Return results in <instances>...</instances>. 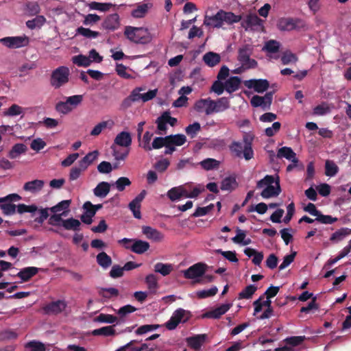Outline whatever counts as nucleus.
Wrapping results in <instances>:
<instances>
[{
    "mask_svg": "<svg viewBox=\"0 0 351 351\" xmlns=\"http://www.w3.org/2000/svg\"><path fill=\"white\" fill-rule=\"evenodd\" d=\"M241 15H237L232 12L219 10L212 16L205 14L203 25L208 28H224V25H232L240 22Z\"/></svg>",
    "mask_w": 351,
    "mask_h": 351,
    "instance_id": "obj_1",
    "label": "nucleus"
},
{
    "mask_svg": "<svg viewBox=\"0 0 351 351\" xmlns=\"http://www.w3.org/2000/svg\"><path fill=\"white\" fill-rule=\"evenodd\" d=\"M253 138L245 135L243 137L244 146L240 142L233 141L230 145V150L237 157L243 156L246 160H250L254 157V151L252 147Z\"/></svg>",
    "mask_w": 351,
    "mask_h": 351,
    "instance_id": "obj_2",
    "label": "nucleus"
},
{
    "mask_svg": "<svg viewBox=\"0 0 351 351\" xmlns=\"http://www.w3.org/2000/svg\"><path fill=\"white\" fill-rule=\"evenodd\" d=\"M124 34L130 41L136 44H147L152 40V35L143 27L127 26Z\"/></svg>",
    "mask_w": 351,
    "mask_h": 351,
    "instance_id": "obj_3",
    "label": "nucleus"
},
{
    "mask_svg": "<svg viewBox=\"0 0 351 351\" xmlns=\"http://www.w3.org/2000/svg\"><path fill=\"white\" fill-rule=\"evenodd\" d=\"M132 136L130 132H121L119 133L114 140V145H112L111 148L113 150L112 155L114 156L115 160H124L129 154V149H128L125 152L123 153H119L118 151L115 149L114 145L129 147L132 144Z\"/></svg>",
    "mask_w": 351,
    "mask_h": 351,
    "instance_id": "obj_4",
    "label": "nucleus"
},
{
    "mask_svg": "<svg viewBox=\"0 0 351 351\" xmlns=\"http://www.w3.org/2000/svg\"><path fill=\"white\" fill-rule=\"evenodd\" d=\"M70 71L67 66H60L54 69L50 77V84L55 89L60 88L69 82Z\"/></svg>",
    "mask_w": 351,
    "mask_h": 351,
    "instance_id": "obj_5",
    "label": "nucleus"
},
{
    "mask_svg": "<svg viewBox=\"0 0 351 351\" xmlns=\"http://www.w3.org/2000/svg\"><path fill=\"white\" fill-rule=\"evenodd\" d=\"M241 26L247 32H261L263 29V21L256 14H248L241 17Z\"/></svg>",
    "mask_w": 351,
    "mask_h": 351,
    "instance_id": "obj_6",
    "label": "nucleus"
},
{
    "mask_svg": "<svg viewBox=\"0 0 351 351\" xmlns=\"http://www.w3.org/2000/svg\"><path fill=\"white\" fill-rule=\"evenodd\" d=\"M277 27L280 31H291L305 29L306 25L303 20L300 19L283 17L278 21Z\"/></svg>",
    "mask_w": 351,
    "mask_h": 351,
    "instance_id": "obj_7",
    "label": "nucleus"
},
{
    "mask_svg": "<svg viewBox=\"0 0 351 351\" xmlns=\"http://www.w3.org/2000/svg\"><path fill=\"white\" fill-rule=\"evenodd\" d=\"M252 51L247 45H245L239 49L238 60L241 62L244 69H254L258 63L254 59L250 58Z\"/></svg>",
    "mask_w": 351,
    "mask_h": 351,
    "instance_id": "obj_8",
    "label": "nucleus"
},
{
    "mask_svg": "<svg viewBox=\"0 0 351 351\" xmlns=\"http://www.w3.org/2000/svg\"><path fill=\"white\" fill-rule=\"evenodd\" d=\"M156 123L157 124V134H162L167 130V124L171 126L176 125V118L171 117L169 111H165L158 117Z\"/></svg>",
    "mask_w": 351,
    "mask_h": 351,
    "instance_id": "obj_9",
    "label": "nucleus"
},
{
    "mask_svg": "<svg viewBox=\"0 0 351 351\" xmlns=\"http://www.w3.org/2000/svg\"><path fill=\"white\" fill-rule=\"evenodd\" d=\"M230 106V101L227 97H223L217 100L210 99V106H208L207 111L212 114L213 113L223 112L228 109Z\"/></svg>",
    "mask_w": 351,
    "mask_h": 351,
    "instance_id": "obj_10",
    "label": "nucleus"
},
{
    "mask_svg": "<svg viewBox=\"0 0 351 351\" xmlns=\"http://www.w3.org/2000/svg\"><path fill=\"white\" fill-rule=\"evenodd\" d=\"M243 84L247 88H253L255 92L258 93H263L269 87V81L265 79L245 80Z\"/></svg>",
    "mask_w": 351,
    "mask_h": 351,
    "instance_id": "obj_11",
    "label": "nucleus"
},
{
    "mask_svg": "<svg viewBox=\"0 0 351 351\" xmlns=\"http://www.w3.org/2000/svg\"><path fill=\"white\" fill-rule=\"evenodd\" d=\"M206 265L202 263H196L184 271V277L188 279H195L204 276Z\"/></svg>",
    "mask_w": 351,
    "mask_h": 351,
    "instance_id": "obj_12",
    "label": "nucleus"
},
{
    "mask_svg": "<svg viewBox=\"0 0 351 351\" xmlns=\"http://www.w3.org/2000/svg\"><path fill=\"white\" fill-rule=\"evenodd\" d=\"M66 306L67 304L64 300H58L47 304L43 309L46 314L58 315L64 311Z\"/></svg>",
    "mask_w": 351,
    "mask_h": 351,
    "instance_id": "obj_13",
    "label": "nucleus"
},
{
    "mask_svg": "<svg viewBox=\"0 0 351 351\" xmlns=\"http://www.w3.org/2000/svg\"><path fill=\"white\" fill-rule=\"evenodd\" d=\"M281 193V187L280 185V178L276 176L275 186L271 185L266 186L261 193L262 197L268 199L273 197H277Z\"/></svg>",
    "mask_w": 351,
    "mask_h": 351,
    "instance_id": "obj_14",
    "label": "nucleus"
},
{
    "mask_svg": "<svg viewBox=\"0 0 351 351\" xmlns=\"http://www.w3.org/2000/svg\"><path fill=\"white\" fill-rule=\"evenodd\" d=\"M231 307L230 304H223L220 306L207 311L202 315V318H209V319H219L221 315L225 314Z\"/></svg>",
    "mask_w": 351,
    "mask_h": 351,
    "instance_id": "obj_15",
    "label": "nucleus"
},
{
    "mask_svg": "<svg viewBox=\"0 0 351 351\" xmlns=\"http://www.w3.org/2000/svg\"><path fill=\"white\" fill-rule=\"evenodd\" d=\"M125 248L136 254H141L149 250V244L145 241L134 239L133 243L131 245H125Z\"/></svg>",
    "mask_w": 351,
    "mask_h": 351,
    "instance_id": "obj_16",
    "label": "nucleus"
},
{
    "mask_svg": "<svg viewBox=\"0 0 351 351\" xmlns=\"http://www.w3.org/2000/svg\"><path fill=\"white\" fill-rule=\"evenodd\" d=\"M39 269L36 267H24L17 273L16 276L19 277L22 282H27L38 273Z\"/></svg>",
    "mask_w": 351,
    "mask_h": 351,
    "instance_id": "obj_17",
    "label": "nucleus"
},
{
    "mask_svg": "<svg viewBox=\"0 0 351 351\" xmlns=\"http://www.w3.org/2000/svg\"><path fill=\"white\" fill-rule=\"evenodd\" d=\"M45 182L42 180H34L24 184L23 189L25 191L35 194L40 191L44 187Z\"/></svg>",
    "mask_w": 351,
    "mask_h": 351,
    "instance_id": "obj_18",
    "label": "nucleus"
},
{
    "mask_svg": "<svg viewBox=\"0 0 351 351\" xmlns=\"http://www.w3.org/2000/svg\"><path fill=\"white\" fill-rule=\"evenodd\" d=\"M142 230L148 239L153 240L155 242H160L164 238L163 234L160 231L150 226H143Z\"/></svg>",
    "mask_w": 351,
    "mask_h": 351,
    "instance_id": "obj_19",
    "label": "nucleus"
},
{
    "mask_svg": "<svg viewBox=\"0 0 351 351\" xmlns=\"http://www.w3.org/2000/svg\"><path fill=\"white\" fill-rule=\"evenodd\" d=\"M119 26V16L117 14H112L108 16L102 23L105 29L114 30Z\"/></svg>",
    "mask_w": 351,
    "mask_h": 351,
    "instance_id": "obj_20",
    "label": "nucleus"
},
{
    "mask_svg": "<svg viewBox=\"0 0 351 351\" xmlns=\"http://www.w3.org/2000/svg\"><path fill=\"white\" fill-rule=\"evenodd\" d=\"M277 157L285 158L294 163H298L299 161L296 158L295 153L291 147H282L280 148L278 151Z\"/></svg>",
    "mask_w": 351,
    "mask_h": 351,
    "instance_id": "obj_21",
    "label": "nucleus"
},
{
    "mask_svg": "<svg viewBox=\"0 0 351 351\" xmlns=\"http://www.w3.org/2000/svg\"><path fill=\"white\" fill-rule=\"evenodd\" d=\"M206 335H197L186 339L189 346L195 350H199L206 339Z\"/></svg>",
    "mask_w": 351,
    "mask_h": 351,
    "instance_id": "obj_22",
    "label": "nucleus"
},
{
    "mask_svg": "<svg viewBox=\"0 0 351 351\" xmlns=\"http://www.w3.org/2000/svg\"><path fill=\"white\" fill-rule=\"evenodd\" d=\"M136 311V308L130 305L127 304L122 307H121L117 311V314L118 315V322L117 324H121L125 323L126 316L132 313H134Z\"/></svg>",
    "mask_w": 351,
    "mask_h": 351,
    "instance_id": "obj_23",
    "label": "nucleus"
},
{
    "mask_svg": "<svg viewBox=\"0 0 351 351\" xmlns=\"http://www.w3.org/2000/svg\"><path fill=\"white\" fill-rule=\"evenodd\" d=\"M115 325L104 326L95 329L91 332L93 336L111 337L115 336L117 333L114 329Z\"/></svg>",
    "mask_w": 351,
    "mask_h": 351,
    "instance_id": "obj_24",
    "label": "nucleus"
},
{
    "mask_svg": "<svg viewBox=\"0 0 351 351\" xmlns=\"http://www.w3.org/2000/svg\"><path fill=\"white\" fill-rule=\"evenodd\" d=\"M99 155V153L97 150H94L88 153L79 161V165L82 167V169H86L88 167L98 158Z\"/></svg>",
    "mask_w": 351,
    "mask_h": 351,
    "instance_id": "obj_25",
    "label": "nucleus"
},
{
    "mask_svg": "<svg viewBox=\"0 0 351 351\" xmlns=\"http://www.w3.org/2000/svg\"><path fill=\"white\" fill-rule=\"evenodd\" d=\"M210 98L200 99L195 101L193 109L197 112H204L206 115H210L211 113H208L207 110L210 106Z\"/></svg>",
    "mask_w": 351,
    "mask_h": 351,
    "instance_id": "obj_26",
    "label": "nucleus"
},
{
    "mask_svg": "<svg viewBox=\"0 0 351 351\" xmlns=\"http://www.w3.org/2000/svg\"><path fill=\"white\" fill-rule=\"evenodd\" d=\"M110 190V184L107 182H101L94 189V195L99 197H105Z\"/></svg>",
    "mask_w": 351,
    "mask_h": 351,
    "instance_id": "obj_27",
    "label": "nucleus"
},
{
    "mask_svg": "<svg viewBox=\"0 0 351 351\" xmlns=\"http://www.w3.org/2000/svg\"><path fill=\"white\" fill-rule=\"evenodd\" d=\"M203 60L206 64L213 67L220 62L221 57L217 53L209 51L204 55Z\"/></svg>",
    "mask_w": 351,
    "mask_h": 351,
    "instance_id": "obj_28",
    "label": "nucleus"
},
{
    "mask_svg": "<svg viewBox=\"0 0 351 351\" xmlns=\"http://www.w3.org/2000/svg\"><path fill=\"white\" fill-rule=\"evenodd\" d=\"M241 80L237 76L230 77L225 83L226 90L232 93L239 88Z\"/></svg>",
    "mask_w": 351,
    "mask_h": 351,
    "instance_id": "obj_29",
    "label": "nucleus"
},
{
    "mask_svg": "<svg viewBox=\"0 0 351 351\" xmlns=\"http://www.w3.org/2000/svg\"><path fill=\"white\" fill-rule=\"evenodd\" d=\"M97 264L103 269H108L112 263L111 257L105 252H99L96 256Z\"/></svg>",
    "mask_w": 351,
    "mask_h": 351,
    "instance_id": "obj_30",
    "label": "nucleus"
},
{
    "mask_svg": "<svg viewBox=\"0 0 351 351\" xmlns=\"http://www.w3.org/2000/svg\"><path fill=\"white\" fill-rule=\"evenodd\" d=\"M80 221L73 217L62 221V227L66 230L80 231Z\"/></svg>",
    "mask_w": 351,
    "mask_h": 351,
    "instance_id": "obj_31",
    "label": "nucleus"
},
{
    "mask_svg": "<svg viewBox=\"0 0 351 351\" xmlns=\"http://www.w3.org/2000/svg\"><path fill=\"white\" fill-rule=\"evenodd\" d=\"M93 321L95 322L99 323H105V324H114L115 323V326L118 325V317L117 316L110 315V314H105L100 313L99 315L94 317Z\"/></svg>",
    "mask_w": 351,
    "mask_h": 351,
    "instance_id": "obj_32",
    "label": "nucleus"
},
{
    "mask_svg": "<svg viewBox=\"0 0 351 351\" xmlns=\"http://www.w3.org/2000/svg\"><path fill=\"white\" fill-rule=\"evenodd\" d=\"M27 150V146L23 143L15 144L8 153V157L11 159L18 158L21 154H24Z\"/></svg>",
    "mask_w": 351,
    "mask_h": 351,
    "instance_id": "obj_33",
    "label": "nucleus"
},
{
    "mask_svg": "<svg viewBox=\"0 0 351 351\" xmlns=\"http://www.w3.org/2000/svg\"><path fill=\"white\" fill-rule=\"evenodd\" d=\"M238 186V183L234 177L229 176L222 180L221 183V189L222 191H232Z\"/></svg>",
    "mask_w": 351,
    "mask_h": 351,
    "instance_id": "obj_34",
    "label": "nucleus"
},
{
    "mask_svg": "<svg viewBox=\"0 0 351 351\" xmlns=\"http://www.w3.org/2000/svg\"><path fill=\"white\" fill-rule=\"evenodd\" d=\"M350 234H351V229L348 228H341V229L335 231L331 235L330 240L333 242H339Z\"/></svg>",
    "mask_w": 351,
    "mask_h": 351,
    "instance_id": "obj_35",
    "label": "nucleus"
},
{
    "mask_svg": "<svg viewBox=\"0 0 351 351\" xmlns=\"http://www.w3.org/2000/svg\"><path fill=\"white\" fill-rule=\"evenodd\" d=\"M257 290V287L254 285H250L247 286L244 289H243L238 295V298L239 300L243 299H250L252 298V295L254 294V293Z\"/></svg>",
    "mask_w": 351,
    "mask_h": 351,
    "instance_id": "obj_36",
    "label": "nucleus"
},
{
    "mask_svg": "<svg viewBox=\"0 0 351 351\" xmlns=\"http://www.w3.org/2000/svg\"><path fill=\"white\" fill-rule=\"evenodd\" d=\"M71 203V199L62 200L56 205L51 207L49 210L53 213H58L61 211L65 213L68 212Z\"/></svg>",
    "mask_w": 351,
    "mask_h": 351,
    "instance_id": "obj_37",
    "label": "nucleus"
},
{
    "mask_svg": "<svg viewBox=\"0 0 351 351\" xmlns=\"http://www.w3.org/2000/svg\"><path fill=\"white\" fill-rule=\"evenodd\" d=\"M170 138L169 137H156L152 144V146L149 145H144L143 147L145 149L150 151L152 149H158L162 148L165 145V141Z\"/></svg>",
    "mask_w": 351,
    "mask_h": 351,
    "instance_id": "obj_38",
    "label": "nucleus"
},
{
    "mask_svg": "<svg viewBox=\"0 0 351 351\" xmlns=\"http://www.w3.org/2000/svg\"><path fill=\"white\" fill-rule=\"evenodd\" d=\"M72 62L73 64L78 66H88L91 64V60L88 56L80 54L75 56L72 58Z\"/></svg>",
    "mask_w": 351,
    "mask_h": 351,
    "instance_id": "obj_39",
    "label": "nucleus"
},
{
    "mask_svg": "<svg viewBox=\"0 0 351 351\" xmlns=\"http://www.w3.org/2000/svg\"><path fill=\"white\" fill-rule=\"evenodd\" d=\"M339 171L338 166L332 160H327L325 163V174L329 177L335 176Z\"/></svg>",
    "mask_w": 351,
    "mask_h": 351,
    "instance_id": "obj_40",
    "label": "nucleus"
},
{
    "mask_svg": "<svg viewBox=\"0 0 351 351\" xmlns=\"http://www.w3.org/2000/svg\"><path fill=\"white\" fill-rule=\"evenodd\" d=\"M0 42L5 44H19L23 42L28 43L29 42V38L26 36H16V37H5L0 39Z\"/></svg>",
    "mask_w": 351,
    "mask_h": 351,
    "instance_id": "obj_41",
    "label": "nucleus"
},
{
    "mask_svg": "<svg viewBox=\"0 0 351 351\" xmlns=\"http://www.w3.org/2000/svg\"><path fill=\"white\" fill-rule=\"evenodd\" d=\"M151 6L148 3H143L137 6L132 12V16L134 18L143 17L147 12Z\"/></svg>",
    "mask_w": 351,
    "mask_h": 351,
    "instance_id": "obj_42",
    "label": "nucleus"
},
{
    "mask_svg": "<svg viewBox=\"0 0 351 351\" xmlns=\"http://www.w3.org/2000/svg\"><path fill=\"white\" fill-rule=\"evenodd\" d=\"M298 60V58L297 56L289 50L285 51L281 56L282 63L285 65L290 63H295Z\"/></svg>",
    "mask_w": 351,
    "mask_h": 351,
    "instance_id": "obj_43",
    "label": "nucleus"
},
{
    "mask_svg": "<svg viewBox=\"0 0 351 351\" xmlns=\"http://www.w3.org/2000/svg\"><path fill=\"white\" fill-rule=\"evenodd\" d=\"M173 268L171 265L158 263L154 265V271L165 276L170 274Z\"/></svg>",
    "mask_w": 351,
    "mask_h": 351,
    "instance_id": "obj_44",
    "label": "nucleus"
},
{
    "mask_svg": "<svg viewBox=\"0 0 351 351\" xmlns=\"http://www.w3.org/2000/svg\"><path fill=\"white\" fill-rule=\"evenodd\" d=\"M83 101V95H75L66 98V101L69 104V107L73 110L77 108Z\"/></svg>",
    "mask_w": 351,
    "mask_h": 351,
    "instance_id": "obj_45",
    "label": "nucleus"
},
{
    "mask_svg": "<svg viewBox=\"0 0 351 351\" xmlns=\"http://www.w3.org/2000/svg\"><path fill=\"white\" fill-rule=\"evenodd\" d=\"M66 214L65 213V212H62L60 214L53 213V215H52L49 217L48 223L49 225H51L53 226H62V221H64V219H63L62 218V216H66Z\"/></svg>",
    "mask_w": 351,
    "mask_h": 351,
    "instance_id": "obj_46",
    "label": "nucleus"
},
{
    "mask_svg": "<svg viewBox=\"0 0 351 351\" xmlns=\"http://www.w3.org/2000/svg\"><path fill=\"white\" fill-rule=\"evenodd\" d=\"M191 317V313L189 311L182 308L177 309V326L180 323L186 322Z\"/></svg>",
    "mask_w": 351,
    "mask_h": 351,
    "instance_id": "obj_47",
    "label": "nucleus"
},
{
    "mask_svg": "<svg viewBox=\"0 0 351 351\" xmlns=\"http://www.w3.org/2000/svg\"><path fill=\"white\" fill-rule=\"evenodd\" d=\"M119 294V290L114 287L102 288L99 292V295L103 298L110 299L112 297H117Z\"/></svg>",
    "mask_w": 351,
    "mask_h": 351,
    "instance_id": "obj_48",
    "label": "nucleus"
},
{
    "mask_svg": "<svg viewBox=\"0 0 351 351\" xmlns=\"http://www.w3.org/2000/svg\"><path fill=\"white\" fill-rule=\"evenodd\" d=\"M23 113V108L17 104H12L7 110L3 112L6 117H14Z\"/></svg>",
    "mask_w": 351,
    "mask_h": 351,
    "instance_id": "obj_49",
    "label": "nucleus"
},
{
    "mask_svg": "<svg viewBox=\"0 0 351 351\" xmlns=\"http://www.w3.org/2000/svg\"><path fill=\"white\" fill-rule=\"evenodd\" d=\"M280 45H263L262 51L267 53V56L269 58L278 59V55H272L278 52Z\"/></svg>",
    "mask_w": 351,
    "mask_h": 351,
    "instance_id": "obj_50",
    "label": "nucleus"
},
{
    "mask_svg": "<svg viewBox=\"0 0 351 351\" xmlns=\"http://www.w3.org/2000/svg\"><path fill=\"white\" fill-rule=\"evenodd\" d=\"M219 162L214 158H206L200 162V165L204 169L212 170L218 167Z\"/></svg>",
    "mask_w": 351,
    "mask_h": 351,
    "instance_id": "obj_51",
    "label": "nucleus"
},
{
    "mask_svg": "<svg viewBox=\"0 0 351 351\" xmlns=\"http://www.w3.org/2000/svg\"><path fill=\"white\" fill-rule=\"evenodd\" d=\"M115 6L114 5L110 3H98V2H91L89 4V7L92 10H97L100 11H108L110 8Z\"/></svg>",
    "mask_w": 351,
    "mask_h": 351,
    "instance_id": "obj_52",
    "label": "nucleus"
},
{
    "mask_svg": "<svg viewBox=\"0 0 351 351\" xmlns=\"http://www.w3.org/2000/svg\"><path fill=\"white\" fill-rule=\"evenodd\" d=\"M45 22V18L43 16H37L32 20L26 22V25L29 29H34L36 27H40Z\"/></svg>",
    "mask_w": 351,
    "mask_h": 351,
    "instance_id": "obj_53",
    "label": "nucleus"
},
{
    "mask_svg": "<svg viewBox=\"0 0 351 351\" xmlns=\"http://www.w3.org/2000/svg\"><path fill=\"white\" fill-rule=\"evenodd\" d=\"M215 253L221 254L224 258L232 263H237L239 261L234 251H223L221 249H218L215 250Z\"/></svg>",
    "mask_w": 351,
    "mask_h": 351,
    "instance_id": "obj_54",
    "label": "nucleus"
},
{
    "mask_svg": "<svg viewBox=\"0 0 351 351\" xmlns=\"http://www.w3.org/2000/svg\"><path fill=\"white\" fill-rule=\"evenodd\" d=\"M126 70L127 67L123 64H117L115 71L119 76L126 80L133 79L134 77L128 73Z\"/></svg>",
    "mask_w": 351,
    "mask_h": 351,
    "instance_id": "obj_55",
    "label": "nucleus"
},
{
    "mask_svg": "<svg viewBox=\"0 0 351 351\" xmlns=\"http://www.w3.org/2000/svg\"><path fill=\"white\" fill-rule=\"evenodd\" d=\"M315 220L323 224H332L338 221L337 217H333L331 215H324L321 212L315 218Z\"/></svg>",
    "mask_w": 351,
    "mask_h": 351,
    "instance_id": "obj_56",
    "label": "nucleus"
},
{
    "mask_svg": "<svg viewBox=\"0 0 351 351\" xmlns=\"http://www.w3.org/2000/svg\"><path fill=\"white\" fill-rule=\"evenodd\" d=\"M160 326L158 325V324H145V325H143V326H141L140 327H138L136 331H135V333L137 335H143V334H145L148 332H150V331H152L154 330H156L157 328H158Z\"/></svg>",
    "mask_w": 351,
    "mask_h": 351,
    "instance_id": "obj_57",
    "label": "nucleus"
},
{
    "mask_svg": "<svg viewBox=\"0 0 351 351\" xmlns=\"http://www.w3.org/2000/svg\"><path fill=\"white\" fill-rule=\"evenodd\" d=\"M201 130L200 124L198 122H195L193 124H190L185 128V132L188 136L191 138H194L197 133Z\"/></svg>",
    "mask_w": 351,
    "mask_h": 351,
    "instance_id": "obj_58",
    "label": "nucleus"
},
{
    "mask_svg": "<svg viewBox=\"0 0 351 351\" xmlns=\"http://www.w3.org/2000/svg\"><path fill=\"white\" fill-rule=\"evenodd\" d=\"M26 348H30L32 351H45V346L40 341H30L25 344Z\"/></svg>",
    "mask_w": 351,
    "mask_h": 351,
    "instance_id": "obj_59",
    "label": "nucleus"
},
{
    "mask_svg": "<svg viewBox=\"0 0 351 351\" xmlns=\"http://www.w3.org/2000/svg\"><path fill=\"white\" fill-rule=\"evenodd\" d=\"M273 183H276L274 177L271 175H267L263 179L257 182L256 187L263 188L265 186H271Z\"/></svg>",
    "mask_w": 351,
    "mask_h": 351,
    "instance_id": "obj_60",
    "label": "nucleus"
},
{
    "mask_svg": "<svg viewBox=\"0 0 351 351\" xmlns=\"http://www.w3.org/2000/svg\"><path fill=\"white\" fill-rule=\"evenodd\" d=\"M330 112V108L326 103H322L315 106L313 109V114L315 115H324Z\"/></svg>",
    "mask_w": 351,
    "mask_h": 351,
    "instance_id": "obj_61",
    "label": "nucleus"
},
{
    "mask_svg": "<svg viewBox=\"0 0 351 351\" xmlns=\"http://www.w3.org/2000/svg\"><path fill=\"white\" fill-rule=\"evenodd\" d=\"M306 339L304 336H293L287 337L285 339L287 344L293 347L300 345Z\"/></svg>",
    "mask_w": 351,
    "mask_h": 351,
    "instance_id": "obj_62",
    "label": "nucleus"
},
{
    "mask_svg": "<svg viewBox=\"0 0 351 351\" xmlns=\"http://www.w3.org/2000/svg\"><path fill=\"white\" fill-rule=\"evenodd\" d=\"M218 289L216 287H213L208 290H201L197 292V296L199 298H206L208 297L214 296L217 294Z\"/></svg>",
    "mask_w": 351,
    "mask_h": 351,
    "instance_id": "obj_63",
    "label": "nucleus"
},
{
    "mask_svg": "<svg viewBox=\"0 0 351 351\" xmlns=\"http://www.w3.org/2000/svg\"><path fill=\"white\" fill-rule=\"evenodd\" d=\"M129 208L131 210V211L133 213V215L136 219H141V214L140 211L141 208V204L138 202H136V200L133 199L131 202L129 204Z\"/></svg>",
    "mask_w": 351,
    "mask_h": 351,
    "instance_id": "obj_64",
    "label": "nucleus"
}]
</instances>
